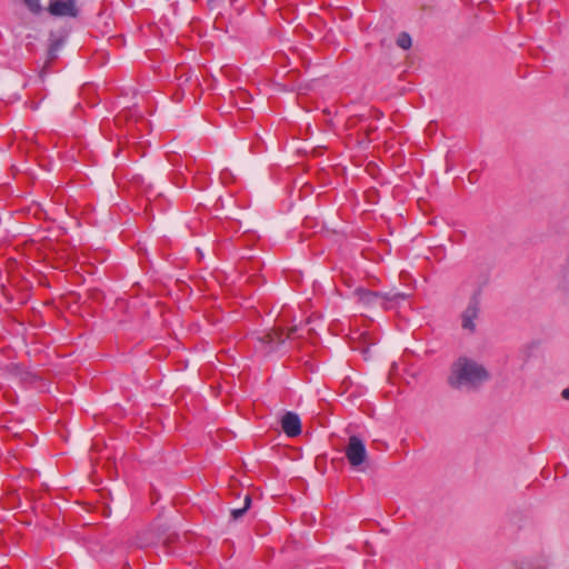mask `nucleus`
I'll use <instances>...</instances> for the list:
<instances>
[{
    "label": "nucleus",
    "instance_id": "7",
    "mask_svg": "<svg viewBox=\"0 0 569 569\" xmlns=\"http://www.w3.org/2000/svg\"><path fill=\"white\" fill-rule=\"evenodd\" d=\"M477 302H472L465 311L463 316H462V326L463 328L466 329H470L472 330L473 329V322H472V319L476 318L477 316Z\"/></svg>",
    "mask_w": 569,
    "mask_h": 569
},
{
    "label": "nucleus",
    "instance_id": "2",
    "mask_svg": "<svg viewBox=\"0 0 569 569\" xmlns=\"http://www.w3.org/2000/svg\"><path fill=\"white\" fill-rule=\"evenodd\" d=\"M345 455L352 468H358L367 460V450L363 441L357 436H350Z\"/></svg>",
    "mask_w": 569,
    "mask_h": 569
},
{
    "label": "nucleus",
    "instance_id": "6",
    "mask_svg": "<svg viewBox=\"0 0 569 569\" xmlns=\"http://www.w3.org/2000/svg\"><path fill=\"white\" fill-rule=\"evenodd\" d=\"M281 428L288 437H297L301 433V422L298 415L288 411L281 418Z\"/></svg>",
    "mask_w": 569,
    "mask_h": 569
},
{
    "label": "nucleus",
    "instance_id": "3",
    "mask_svg": "<svg viewBox=\"0 0 569 569\" xmlns=\"http://www.w3.org/2000/svg\"><path fill=\"white\" fill-rule=\"evenodd\" d=\"M355 296L357 297L360 303L367 307L383 305L386 300H389L388 297L365 288H357L355 290Z\"/></svg>",
    "mask_w": 569,
    "mask_h": 569
},
{
    "label": "nucleus",
    "instance_id": "8",
    "mask_svg": "<svg viewBox=\"0 0 569 569\" xmlns=\"http://www.w3.org/2000/svg\"><path fill=\"white\" fill-rule=\"evenodd\" d=\"M250 505H251V497L249 495H246L244 506L242 508L231 510L232 519L238 520L239 518H241L244 515V512L249 509Z\"/></svg>",
    "mask_w": 569,
    "mask_h": 569
},
{
    "label": "nucleus",
    "instance_id": "1",
    "mask_svg": "<svg viewBox=\"0 0 569 569\" xmlns=\"http://www.w3.org/2000/svg\"><path fill=\"white\" fill-rule=\"evenodd\" d=\"M488 378L483 367L475 361L460 358L452 367L449 382L452 387L459 388L463 385L476 386Z\"/></svg>",
    "mask_w": 569,
    "mask_h": 569
},
{
    "label": "nucleus",
    "instance_id": "13",
    "mask_svg": "<svg viewBox=\"0 0 569 569\" xmlns=\"http://www.w3.org/2000/svg\"><path fill=\"white\" fill-rule=\"evenodd\" d=\"M203 180H204V177H202V176L194 177L193 178V187H196L198 189H203L206 186Z\"/></svg>",
    "mask_w": 569,
    "mask_h": 569
},
{
    "label": "nucleus",
    "instance_id": "12",
    "mask_svg": "<svg viewBox=\"0 0 569 569\" xmlns=\"http://www.w3.org/2000/svg\"><path fill=\"white\" fill-rule=\"evenodd\" d=\"M24 4L27 6V8L34 14H38L40 13L41 11V6H40V2L39 0H23Z\"/></svg>",
    "mask_w": 569,
    "mask_h": 569
},
{
    "label": "nucleus",
    "instance_id": "16",
    "mask_svg": "<svg viewBox=\"0 0 569 569\" xmlns=\"http://www.w3.org/2000/svg\"><path fill=\"white\" fill-rule=\"evenodd\" d=\"M61 259H66V263L71 259V256L70 254H67L66 257L62 256Z\"/></svg>",
    "mask_w": 569,
    "mask_h": 569
},
{
    "label": "nucleus",
    "instance_id": "15",
    "mask_svg": "<svg viewBox=\"0 0 569 569\" xmlns=\"http://www.w3.org/2000/svg\"><path fill=\"white\" fill-rule=\"evenodd\" d=\"M561 395L565 399L569 400V388L565 389Z\"/></svg>",
    "mask_w": 569,
    "mask_h": 569
},
{
    "label": "nucleus",
    "instance_id": "5",
    "mask_svg": "<svg viewBox=\"0 0 569 569\" xmlns=\"http://www.w3.org/2000/svg\"><path fill=\"white\" fill-rule=\"evenodd\" d=\"M48 10L52 16H57V17H63V16L76 17L78 14L76 4L69 0H66V1L51 0Z\"/></svg>",
    "mask_w": 569,
    "mask_h": 569
},
{
    "label": "nucleus",
    "instance_id": "14",
    "mask_svg": "<svg viewBox=\"0 0 569 569\" xmlns=\"http://www.w3.org/2000/svg\"><path fill=\"white\" fill-rule=\"evenodd\" d=\"M58 48H59V43L58 42H54V43H52L50 46V48H49V57H50V59H54L56 58V52H57Z\"/></svg>",
    "mask_w": 569,
    "mask_h": 569
},
{
    "label": "nucleus",
    "instance_id": "11",
    "mask_svg": "<svg viewBox=\"0 0 569 569\" xmlns=\"http://www.w3.org/2000/svg\"><path fill=\"white\" fill-rule=\"evenodd\" d=\"M397 44L403 50L409 49L411 47L410 36L407 32L400 33L397 39Z\"/></svg>",
    "mask_w": 569,
    "mask_h": 569
},
{
    "label": "nucleus",
    "instance_id": "9",
    "mask_svg": "<svg viewBox=\"0 0 569 569\" xmlns=\"http://www.w3.org/2000/svg\"><path fill=\"white\" fill-rule=\"evenodd\" d=\"M179 542V536L177 533H169L163 539V547L166 548L167 552H172L174 549V546Z\"/></svg>",
    "mask_w": 569,
    "mask_h": 569
},
{
    "label": "nucleus",
    "instance_id": "4",
    "mask_svg": "<svg viewBox=\"0 0 569 569\" xmlns=\"http://www.w3.org/2000/svg\"><path fill=\"white\" fill-rule=\"evenodd\" d=\"M295 332V327L290 328L287 332H284V330L281 328H274L271 331L263 333L259 340L266 345H279L284 342L286 339L292 338Z\"/></svg>",
    "mask_w": 569,
    "mask_h": 569
},
{
    "label": "nucleus",
    "instance_id": "10",
    "mask_svg": "<svg viewBox=\"0 0 569 569\" xmlns=\"http://www.w3.org/2000/svg\"><path fill=\"white\" fill-rule=\"evenodd\" d=\"M6 503L9 508L20 507V496L17 490H12L7 493Z\"/></svg>",
    "mask_w": 569,
    "mask_h": 569
},
{
    "label": "nucleus",
    "instance_id": "17",
    "mask_svg": "<svg viewBox=\"0 0 569 569\" xmlns=\"http://www.w3.org/2000/svg\"><path fill=\"white\" fill-rule=\"evenodd\" d=\"M396 298L405 299V295L403 293H398V295H396Z\"/></svg>",
    "mask_w": 569,
    "mask_h": 569
}]
</instances>
